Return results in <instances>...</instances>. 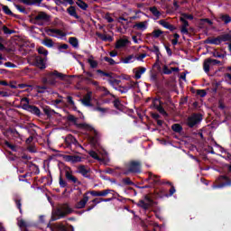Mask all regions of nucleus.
Listing matches in <instances>:
<instances>
[{
  "mask_svg": "<svg viewBox=\"0 0 231 231\" xmlns=\"http://www.w3.org/2000/svg\"><path fill=\"white\" fill-rule=\"evenodd\" d=\"M71 212H73L71 208H69L68 204H63L52 213V221H57V219H60V217H65V216L71 214Z\"/></svg>",
  "mask_w": 231,
  "mask_h": 231,
  "instance_id": "1",
  "label": "nucleus"
},
{
  "mask_svg": "<svg viewBox=\"0 0 231 231\" xmlns=\"http://www.w3.org/2000/svg\"><path fill=\"white\" fill-rule=\"evenodd\" d=\"M44 32L50 37H56L57 39H62L63 37H66V32L60 31V29L46 27Z\"/></svg>",
  "mask_w": 231,
  "mask_h": 231,
  "instance_id": "2",
  "label": "nucleus"
},
{
  "mask_svg": "<svg viewBox=\"0 0 231 231\" xmlns=\"http://www.w3.org/2000/svg\"><path fill=\"white\" fill-rule=\"evenodd\" d=\"M22 106H23V109H27L28 111H31V113H33V115H41V110L37 108V106H32L28 105V98L23 97L21 101Z\"/></svg>",
  "mask_w": 231,
  "mask_h": 231,
  "instance_id": "3",
  "label": "nucleus"
},
{
  "mask_svg": "<svg viewBox=\"0 0 231 231\" xmlns=\"http://www.w3.org/2000/svg\"><path fill=\"white\" fill-rule=\"evenodd\" d=\"M202 117L199 114H193L188 118V125L189 127H194V125H198L199 122H201Z\"/></svg>",
  "mask_w": 231,
  "mask_h": 231,
  "instance_id": "4",
  "label": "nucleus"
},
{
  "mask_svg": "<svg viewBox=\"0 0 231 231\" xmlns=\"http://www.w3.org/2000/svg\"><path fill=\"white\" fill-rule=\"evenodd\" d=\"M31 60H32V64L33 66H37V68H40V69H44V68H46L45 60L39 56L32 57Z\"/></svg>",
  "mask_w": 231,
  "mask_h": 231,
  "instance_id": "5",
  "label": "nucleus"
},
{
  "mask_svg": "<svg viewBox=\"0 0 231 231\" xmlns=\"http://www.w3.org/2000/svg\"><path fill=\"white\" fill-rule=\"evenodd\" d=\"M35 21L38 24H42L43 23H48L50 21V16L47 15L46 13L41 12L35 16Z\"/></svg>",
  "mask_w": 231,
  "mask_h": 231,
  "instance_id": "6",
  "label": "nucleus"
},
{
  "mask_svg": "<svg viewBox=\"0 0 231 231\" xmlns=\"http://www.w3.org/2000/svg\"><path fill=\"white\" fill-rule=\"evenodd\" d=\"M64 77H66V75L55 70L50 74L49 82L50 84H55V81L53 79H60V80H64Z\"/></svg>",
  "mask_w": 231,
  "mask_h": 231,
  "instance_id": "7",
  "label": "nucleus"
},
{
  "mask_svg": "<svg viewBox=\"0 0 231 231\" xmlns=\"http://www.w3.org/2000/svg\"><path fill=\"white\" fill-rule=\"evenodd\" d=\"M151 205H152V199H151V198L148 196L138 202V206L144 209H147V208L151 207Z\"/></svg>",
  "mask_w": 231,
  "mask_h": 231,
  "instance_id": "8",
  "label": "nucleus"
},
{
  "mask_svg": "<svg viewBox=\"0 0 231 231\" xmlns=\"http://www.w3.org/2000/svg\"><path fill=\"white\" fill-rule=\"evenodd\" d=\"M148 25H149V22L148 21L139 22V23H136L134 25V28L135 30H140L141 32H143V31L147 30V26Z\"/></svg>",
  "mask_w": 231,
  "mask_h": 231,
  "instance_id": "9",
  "label": "nucleus"
},
{
  "mask_svg": "<svg viewBox=\"0 0 231 231\" xmlns=\"http://www.w3.org/2000/svg\"><path fill=\"white\" fill-rule=\"evenodd\" d=\"M145 71H147V69L143 67H139V68L134 69V70H133V72L135 75V79L137 80L142 79V75H143V73H145Z\"/></svg>",
  "mask_w": 231,
  "mask_h": 231,
  "instance_id": "10",
  "label": "nucleus"
},
{
  "mask_svg": "<svg viewBox=\"0 0 231 231\" xmlns=\"http://www.w3.org/2000/svg\"><path fill=\"white\" fill-rule=\"evenodd\" d=\"M88 201H89V197H88V193H86L83 196V199L77 203L76 208H84V207H86V203H88Z\"/></svg>",
  "mask_w": 231,
  "mask_h": 231,
  "instance_id": "11",
  "label": "nucleus"
},
{
  "mask_svg": "<svg viewBox=\"0 0 231 231\" xmlns=\"http://www.w3.org/2000/svg\"><path fill=\"white\" fill-rule=\"evenodd\" d=\"M130 172H140V162H132L129 166Z\"/></svg>",
  "mask_w": 231,
  "mask_h": 231,
  "instance_id": "12",
  "label": "nucleus"
},
{
  "mask_svg": "<svg viewBox=\"0 0 231 231\" xmlns=\"http://www.w3.org/2000/svg\"><path fill=\"white\" fill-rule=\"evenodd\" d=\"M66 160L71 163H79V162H82V157L79 155H69L66 157Z\"/></svg>",
  "mask_w": 231,
  "mask_h": 231,
  "instance_id": "13",
  "label": "nucleus"
},
{
  "mask_svg": "<svg viewBox=\"0 0 231 231\" xmlns=\"http://www.w3.org/2000/svg\"><path fill=\"white\" fill-rule=\"evenodd\" d=\"M159 24H161V26H163V28H166V30H171V32H173V30H176V27H174L172 24L169 23L165 20L159 21Z\"/></svg>",
  "mask_w": 231,
  "mask_h": 231,
  "instance_id": "14",
  "label": "nucleus"
},
{
  "mask_svg": "<svg viewBox=\"0 0 231 231\" xmlns=\"http://www.w3.org/2000/svg\"><path fill=\"white\" fill-rule=\"evenodd\" d=\"M152 104H153V107H155V109H157V111H159V113L165 114V110L163 109V107H162V102L160 101V99H154L152 101Z\"/></svg>",
  "mask_w": 231,
  "mask_h": 231,
  "instance_id": "15",
  "label": "nucleus"
},
{
  "mask_svg": "<svg viewBox=\"0 0 231 231\" xmlns=\"http://www.w3.org/2000/svg\"><path fill=\"white\" fill-rule=\"evenodd\" d=\"M129 44V40L127 39H120L117 41L116 44V48L120 49V48H125Z\"/></svg>",
  "mask_w": 231,
  "mask_h": 231,
  "instance_id": "16",
  "label": "nucleus"
},
{
  "mask_svg": "<svg viewBox=\"0 0 231 231\" xmlns=\"http://www.w3.org/2000/svg\"><path fill=\"white\" fill-rule=\"evenodd\" d=\"M81 103L83 106H91V94L88 93L82 99Z\"/></svg>",
  "mask_w": 231,
  "mask_h": 231,
  "instance_id": "17",
  "label": "nucleus"
},
{
  "mask_svg": "<svg viewBox=\"0 0 231 231\" xmlns=\"http://www.w3.org/2000/svg\"><path fill=\"white\" fill-rule=\"evenodd\" d=\"M92 196H99V197H106L109 194V189H105L103 191H90Z\"/></svg>",
  "mask_w": 231,
  "mask_h": 231,
  "instance_id": "18",
  "label": "nucleus"
},
{
  "mask_svg": "<svg viewBox=\"0 0 231 231\" xmlns=\"http://www.w3.org/2000/svg\"><path fill=\"white\" fill-rule=\"evenodd\" d=\"M168 65L170 66V70L171 71V73H178L180 71V68L176 67V66H178V63L171 62Z\"/></svg>",
  "mask_w": 231,
  "mask_h": 231,
  "instance_id": "19",
  "label": "nucleus"
},
{
  "mask_svg": "<svg viewBox=\"0 0 231 231\" xmlns=\"http://www.w3.org/2000/svg\"><path fill=\"white\" fill-rule=\"evenodd\" d=\"M97 37L101 39V41H108L111 42L113 41V37L107 35V34H102V33H97Z\"/></svg>",
  "mask_w": 231,
  "mask_h": 231,
  "instance_id": "20",
  "label": "nucleus"
},
{
  "mask_svg": "<svg viewBox=\"0 0 231 231\" xmlns=\"http://www.w3.org/2000/svg\"><path fill=\"white\" fill-rule=\"evenodd\" d=\"M203 66H204V71L206 73H208V71H210V68H212V64L210 63L208 59L205 60Z\"/></svg>",
  "mask_w": 231,
  "mask_h": 231,
  "instance_id": "21",
  "label": "nucleus"
},
{
  "mask_svg": "<svg viewBox=\"0 0 231 231\" xmlns=\"http://www.w3.org/2000/svg\"><path fill=\"white\" fill-rule=\"evenodd\" d=\"M73 0H56L55 1V4L58 5V6H60V5H73Z\"/></svg>",
  "mask_w": 231,
  "mask_h": 231,
  "instance_id": "22",
  "label": "nucleus"
},
{
  "mask_svg": "<svg viewBox=\"0 0 231 231\" xmlns=\"http://www.w3.org/2000/svg\"><path fill=\"white\" fill-rule=\"evenodd\" d=\"M76 5L81 8V10H88V4L82 0H77Z\"/></svg>",
  "mask_w": 231,
  "mask_h": 231,
  "instance_id": "23",
  "label": "nucleus"
},
{
  "mask_svg": "<svg viewBox=\"0 0 231 231\" xmlns=\"http://www.w3.org/2000/svg\"><path fill=\"white\" fill-rule=\"evenodd\" d=\"M78 172H79V174H82V176H88V168H86V166H79L78 167Z\"/></svg>",
  "mask_w": 231,
  "mask_h": 231,
  "instance_id": "24",
  "label": "nucleus"
},
{
  "mask_svg": "<svg viewBox=\"0 0 231 231\" xmlns=\"http://www.w3.org/2000/svg\"><path fill=\"white\" fill-rule=\"evenodd\" d=\"M44 46H47V48H53V40L51 39H45L42 42Z\"/></svg>",
  "mask_w": 231,
  "mask_h": 231,
  "instance_id": "25",
  "label": "nucleus"
},
{
  "mask_svg": "<svg viewBox=\"0 0 231 231\" xmlns=\"http://www.w3.org/2000/svg\"><path fill=\"white\" fill-rule=\"evenodd\" d=\"M162 73H164V75H171L172 73V70H171V66H169V64L163 65Z\"/></svg>",
  "mask_w": 231,
  "mask_h": 231,
  "instance_id": "26",
  "label": "nucleus"
},
{
  "mask_svg": "<svg viewBox=\"0 0 231 231\" xmlns=\"http://www.w3.org/2000/svg\"><path fill=\"white\" fill-rule=\"evenodd\" d=\"M208 44H221V39L214 38L210 40H207Z\"/></svg>",
  "mask_w": 231,
  "mask_h": 231,
  "instance_id": "27",
  "label": "nucleus"
},
{
  "mask_svg": "<svg viewBox=\"0 0 231 231\" xmlns=\"http://www.w3.org/2000/svg\"><path fill=\"white\" fill-rule=\"evenodd\" d=\"M162 34H163V32L162 30H160V29L154 30L152 32V37H154L155 39H158V37H160Z\"/></svg>",
  "mask_w": 231,
  "mask_h": 231,
  "instance_id": "28",
  "label": "nucleus"
},
{
  "mask_svg": "<svg viewBox=\"0 0 231 231\" xmlns=\"http://www.w3.org/2000/svg\"><path fill=\"white\" fill-rule=\"evenodd\" d=\"M18 226L20 228H26V226H28V223L24 220H23V218H19L18 219Z\"/></svg>",
  "mask_w": 231,
  "mask_h": 231,
  "instance_id": "29",
  "label": "nucleus"
},
{
  "mask_svg": "<svg viewBox=\"0 0 231 231\" xmlns=\"http://www.w3.org/2000/svg\"><path fill=\"white\" fill-rule=\"evenodd\" d=\"M88 61V64L90 65V68H97L98 66V62L93 60V57H90Z\"/></svg>",
  "mask_w": 231,
  "mask_h": 231,
  "instance_id": "30",
  "label": "nucleus"
},
{
  "mask_svg": "<svg viewBox=\"0 0 231 231\" xmlns=\"http://www.w3.org/2000/svg\"><path fill=\"white\" fill-rule=\"evenodd\" d=\"M69 42L74 48H77V46H79V40H77V38L75 37L69 38Z\"/></svg>",
  "mask_w": 231,
  "mask_h": 231,
  "instance_id": "31",
  "label": "nucleus"
},
{
  "mask_svg": "<svg viewBox=\"0 0 231 231\" xmlns=\"http://www.w3.org/2000/svg\"><path fill=\"white\" fill-rule=\"evenodd\" d=\"M220 19H221L226 24H228V23H231V18L228 16V14H223V15H221Z\"/></svg>",
  "mask_w": 231,
  "mask_h": 231,
  "instance_id": "32",
  "label": "nucleus"
},
{
  "mask_svg": "<svg viewBox=\"0 0 231 231\" xmlns=\"http://www.w3.org/2000/svg\"><path fill=\"white\" fill-rule=\"evenodd\" d=\"M68 14H69V15H72V17H75L77 15V11L75 10V7L70 6L67 9Z\"/></svg>",
  "mask_w": 231,
  "mask_h": 231,
  "instance_id": "33",
  "label": "nucleus"
},
{
  "mask_svg": "<svg viewBox=\"0 0 231 231\" xmlns=\"http://www.w3.org/2000/svg\"><path fill=\"white\" fill-rule=\"evenodd\" d=\"M150 12H152V15H154L155 17H160L161 15L160 11H158L156 7H151Z\"/></svg>",
  "mask_w": 231,
  "mask_h": 231,
  "instance_id": "34",
  "label": "nucleus"
},
{
  "mask_svg": "<svg viewBox=\"0 0 231 231\" xmlns=\"http://www.w3.org/2000/svg\"><path fill=\"white\" fill-rule=\"evenodd\" d=\"M172 131L175 133H181V125L175 124L171 126Z\"/></svg>",
  "mask_w": 231,
  "mask_h": 231,
  "instance_id": "35",
  "label": "nucleus"
},
{
  "mask_svg": "<svg viewBox=\"0 0 231 231\" xmlns=\"http://www.w3.org/2000/svg\"><path fill=\"white\" fill-rule=\"evenodd\" d=\"M66 177L68 180H69L70 181H73V183H77V179L75 178V176H72L71 173L67 172L66 173Z\"/></svg>",
  "mask_w": 231,
  "mask_h": 231,
  "instance_id": "36",
  "label": "nucleus"
},
{
  "mask_svg": "<svg viewBox=\"0 0 231 231\" xmlns=\"http://www.w3.org/2000/svg\"><path fill=\"white\" fill-rule=\"evenodd\" d=\"M133 62V55L127 56L126 58L123 59V64H129Z\"/></svg>",
  "mask_w": 231,
  "mask_h": 231,
  "instance_id": "37",
  "label": "nucleus"
},
{
  "mask_svg": "<svg viewBox=\"0 0 231 231\" xmlns=\"http://www.w3.org/2000/svg\"><path fill=\"white\" fill-rule=\"evenodd\" d=\"M38 53H40V55H44L45 57L48 55V51L44 47L38 48Z\"/></svg>",
  "mask_w": 231,
  "mask_h": 231,
  "instance_id": "38",
  "label": "nucleus"
},
{
  "mask_svg": "<svg viewBox=\"0 0 231 231\" xmlns=\"http://www.w3.org/2000/svg\"><path fill=\"white\" fill-rule=\"evenodd\" d=\"M3 31H4V33H5V35H12V33H14V30H10L6 26L3 27Z\"/></svg>",
  "mask_w": 231,
  "mask_h": 231,
  "instance_id": "39",
  "label": "nucleus"
},
{
  "mask_svg": "<svg viewBox=\"0 0 231 231\" xmlns=\"http://www.w3.org/2000/svg\"><path fill=\"white\" fill-rule=\"evenodd\" d=\"M88 154L91 158H94V160H100V158H98V154L94 151H90Z\"/></svg>",
  "mask_w": 231,
  "mask_h": 231,
  "instance_id": "40",
  "label": "nucleus"
},
{
  "mask_svg": "<svg viewBox=\"0 0 231 231\" xmlns=\"http://www.w3.org/2000/svg\"><path fill=\"white\" fill-rule=\"evenodd\" d=\"M67 100L70 106H72L73 109H77V106H75V102L73 101V97H68Z\"/></svg>",
  "mask_w": 231,
  "mask_h": 231,
  "instance_id": "41",
  "label": "nucleus"
},
{
  "mask_svg": "<svg viewBox=\"0 0 231 231\" xmlns=\"http://www.w3.org/2000/svg\"><path fill=\"white\" fill-rule=\"evenodd\" d=\"M55 226L58 230L66 231V226H64V224H56Z\"/></svg>",
  "mask_w": 231,
  "mask_h": 231,
  "instance_id": "42",
  "label": "nucleus"
},
{
  "mask_svg": "<svg viewBox=\"0 0 231 231\" xmlns=\"http://www.w3.org/2000/svg\"><path fill=\"white\" fill-rule=\"evenodd\" d=\"M208 60L209 61V63L211 64V66H216L217 64H221V61L217 60H212V59H208Z\"/></svg>",
  "mask_w": 231,
  "mask_h": 231,
  "instance_id": "43",
  "label": "nucleus"
},
{
  "mask_svg": "<svg viewBox=\"0 0 231 231\" xmlns=\"http://www.w3.org/2000/svg\"><path fill=\"white\" fill-rule=\"evenodd\" d=\"M3 11H4L5 14H6L7 15H12V11L10 10V8H8V6L4 5V6H3Z\"/></svg>",
  "mask_w": 231,
  "mask_h": 231,
  "instance_id": "44",
  "label": "nucleus"
},
{
  "mask_svg": "<svg viewBox=\"0 0 231 231\" xmlns=\"http://www.w3.org/2000/svg\"><path fill=\"white\" fill-rule=\"evenodd\" d=\"M6 147H9V149H12V151H15V146L9 142H5Z\"/></svg>",
  "mask_w": 231,
  "mask_h": 231,
  "instance_id": "45",
  "label": "nucleus"
},
{
  "mask_svg": "<svg viewBox=\"0 0 231 231\" xmlns=\"http://www.w3.org/2000/svg\"><path fill=\"white\" fill-rule=\"evenodd\" d=\"M197 95H199V97H206L207 92H205V90H198Z\"/></svg>",
  "mask_w": 231,
  "mask_h": 231,
  "instance_id": "46",
  "label": "nucleus"
},
{
  "mask_svg": "<svg viewBox=\"0 0 231 231\" xmlns=\"http://www.w3.org/2000/svg\"><path fill=\"white\" fill-rule=\"evenodd\" d=\"M180 21L182 23V26H185V28H187V26H189V22H187V20H185V18L181 17Z\"/></svg>",
  "mask_w": 231,
  "mask_h": 231,
  "instance_id": "47",
  "label": "nucleus"
},
{
  "mask_svg": "<svg viewBox=\"0 0 231 231\" xmlns=\"http://www.w3.org/2000/svg\"><path fill=\"white\" fill-rule=\"evenodd\" d=\"M68 120H69L70 122H77V118L71 115L68 116Z\"/></svg>",
  "mask_w": 231,
  "mask_h": 231,
  "instance_id": "48",
  "label": "nucleus"
},
{
  "mask_svg": "<svg viewBox=\"0 0 231 231\" xmlns=\"http://www.w3.org/2000/svg\"><path fill=\"white\" fill-rule=\"evenodd\" d=\"M181 33L187 34L189 33V30L187 29V27L182 26L181 30H180Z\"/></svg>",
  "mask_w": 231,
  "mask_h": 231,
  "instance_id": "49",
  "label": "nucleus"
},
{
  "mask_svg": "<svg viewBox=\"0 0 231 231\" xmlns=\"http://www.w3.org/2000/svg\"><path fill=\"white\" fill-rule=\"evenodd\" d=\"M5 66L6 68H15V65H14L12 62H5Z\"/></svg>",
  "mask_w": 231,
  "mask_h": 231,
  "instance_id": "50",
  "label": "nucleus"
},
{
  "mask_svg": "<svg viewBox=\"0 0 231 231\" xmlns=\"http://www.w3.org/2000/svg\"><path fill=\"white\" fill-rule=\"evenodd\" d=\"M165 50H166L168 55H170V56L172 55V51L171 50V48H169V46H165Z\"/></svg>",
  "mask_w": 231,
  "mask_h": 231,
  "instance_id": "51",
  "label": "nucleus"
},
{
  "mask_svg": "<svg viewBox=\"0 0 231 231\" xmlns=\"http://www.w3.org/2000/svg\"><path fill=\"white\" fill-rule=\"evenodd\" d=\"M144 57H147V55L146 54H141V55L137 56V60H143Z\"/></svg>",
  "mask_w": 231,
  "mask_h": 231,
  "instance_id": "52",
  "label": "nucleus"
},
{
  "mask_svg": "<svg viewBox=\"0 0 231 231\" xmlns=\"http://www.w3.org/2000/svg\"><path fill=\"white\" fill-rule=\"evenodd\" d=\"M69 46L68 44H62L59 47V50H68Z\"/></svg>",
  "mask_w": 231,
  "mask_h": 231,
  "instance_id": "53",
  "label": "nucleus"
},
{
  "mask_svg": "<svg viewBox=\"0 0 231 231\" xmlns=\"http://www.w3.org/2000/svg\"><path fill=\"white\" fill-rule=\"evenodd\" d=\"M81 127H83L84 129H91V126H89V125H86V124H81L79 125Z\"/></svg>",
  "mask_w": 231,
  "mask_h": 231,
  "instance_id": "54",
  "label": "nucleus"
},
{
  "mask_svg": "<svg viewBox=\"0 0 231 231\" xmlns=\"http://www.w3.org/2000/svg\"><path fill=\"white\" fill-rule=\"evenodd\" d=\"M16 9L19 10V12H22V13H24V12H25L24 7H22V6H20V5H16Z\"/></svg>",
  "mask_w": 231,
  "mask_h": 231,
  "instance_id": "55",
  "label": "nucleus"
},
{
  "mask_svg": "<svg viewBox=\"0 0 231 231\" xmlns=\"http://www.w3.org/2000/svg\"><path fill=\"white\" fill-rule=\"evenodd\" d=\"M105 60H106L107 62H110V64H115V60L109 58H105Z\"/></svg>",
  "mask_w": 231,
  "mask_h": 231,
  "instance_id": "56",
  "label": "nucleus"
},
{
  "mask_svg": "<svg viewBox=\"0 0 231 231\" xmlns=\"http://www.w3.org/2000/svg\"><path fill=\"white\" fill-rule=\"evenodd\" d=\"M116 55H118V52L113 51L110 52V57H116Z\"/></svg>",
  "mask_w": 231,
  "mask_h": 231,
  "instance_id": "57",
  "label": "nucleus"
},
{
  "mask_svg": "<svg viewBox=\"0 0 231 231\" xmlns=\"http://www.w3.org/2000/svg\"><path fill=\"white\" fill-rule=\"evenodd\" d=\"M174 192H176V189H174V187H171V189H170V196H172Z\"/></svg>",
  "mask_w": 231,
  "mask_h": 231,
  "instance_id": "58",
  "label": "nucleus"
},
{
  "mask_svg": "<svg viewBox=\"0 0 231 231\" xmlns=\"http://www.w3.org/2000/svg\"><path fill=\"white\" fill-rule=\"evenodd\" d=\"M32 142H33V137L32 136L26 140V143H32Z\"/></svg>",
  "mask_w": 231,
  "mask_h": 231,
  "instance_id": "59",
  "label": "nucleus"
},
{
  "mask_svg": "<svg viewBox=\"0 0 231 231\" xmlns=\"http://www.w3.org/2000/svg\"><path fill=\"white\" fill-rule=\"evenodd\" d=\"M117 21H118V23H121V24H122L124 23V21H126V20L124 17H119Z\"/></svg>",
  "mask_w": 231,
  "mask_h": 231,
  "instance_id": "60",
  "label": "nucleus"
},
{
  "mask_svg": "<svg viewBox=\"0 0 231 231\" xmlns=\"http://www.w3.org/2000/svg\"><path fill=\"white\" fill-rule=\"evenodd\" d=\"M152 118H154L155 120H158V118H160V116L158 114H152Z\"/></svg>",
  "mask_w": 231,
  "mask_h": 231,
  "instance_id": "61",
  "label": "nucleus"
},
{
  "mask_svg": "<svg viewBox=\"0 0 231 231\" xmlns=\"http://www.w3.org/2000/svg\"><path fill=\"white\" fill-rule=\"evenodd\" d=\"M178 41H179V40H177V39H173V40L171 41V43L173 44V46H176V44H178Z\"/></svg>",
  "mask_w": 231,
  "mask_h": 231,
  "instance_id": "62",
  "label": "nucleus"
},
{
  "mask_svg": "<svg viewBox=\"0 0 231 231\" xmlns=\"http://www.w3.org/2000/svg\"><path fill=\"white\" fill-rule=\"evenodd\" d=\"M106 21L107 23H113V19L111 18V16H106Z\"/></svg>",
  "mask_w": 231,
  "mask_h": 231,
  "instance_id": "63",
  "label": "nucleus"
},
{
  "mask_svg": "<svg viewBox=\"0 0 231 231\" xmlns=\"http://www.w3.org/2000/svg\"><path fill=\"white\" fill-rule=\"evenodd\" d=\"M173 37H174V39H177V40H179V39H180V34H178V33H175V34H173Z\"/></svg>",
  "mask_w": 231,
  "mask_h": 231,
  "instance_id": "64",
  "label": "nucleus"
}]
</instances>
